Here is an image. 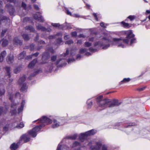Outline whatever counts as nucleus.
Segmentation results:
<instances>
[{
    "instance_id": "f257e3e1",
    "label": "nucleus",
    "mask_w": 150,
    "mask_h": 150,
    "mask_svg": "<svg viewBox=\"0 0 150 150\" xmlns=\"http://www.w3.org/2000/svg\"><path fill=\"white\" fill-rule=\"evenodd\" d=\"M103 95H100L96 98L97 103L99 107L102 108V110L107 107L112 108L118 106L121 104V102H119L118 99H113L112 100L107 98L103 99Z\"/></svg>"
},
{
    "instance_id": "f03ea898",
    "label": "nucleus",
    "mask_w": 150,
    "mask_h": 150,
    "mask_svg": "<svg viewBox=\"0 0 150 150\" xmlns=\"http://www.w3.org/2000/svg\"><path fill=\"white\" fill-rule=\"evenodd\" d=\"M111 41L108 38H107L106 37H103L102 39V42L100 41L97 42L95 43L94 46L96 47L98 46L99 47H101L103 46L102 49H105L107 48L110 46V44H108L107 45H105L104 43H110Z\"/></svg>"
},
{
    "instance_id": "7ed1b4c3",
    "label": "nucleus",
    "mask_w": 150,
    "mask_h": 150,
    "mask_svg": "<svg viewBox=\"0 0 150 150\" xmlns=\"http://www.w3.org/2000/svg\"><path fill=\"white\" fill-rule=\"evenodd\" d=\"M45 126L44 124H42L36 126L31 130L28 131V134L33 137H35L37 135V132L40 130L41 127H44Z\"/></svg>"
},
{
    "instance_id": "20e7f679",
    "label": "nucleus",
    "mask_w": 150,
    "mask_h": 150,
    "mask_svg": "<svg viewBox=\"0 0 150 150\" xmlns=\"http://www.w3.org/2000/svg\"><path fill=\"white\" fill-rule=\"evenodd\" d=\"M122 33L123 34H127V38H129V40L131 39L130 41V45L135 42L136 39L134 38V35L133 34L132 32V30H130L128 31H123Z\"/></svg>"
},
{
    "instance_id": "39448f33",
    "label": "nucleus",
    "mask_w": 150,
    "mask_h": 150,
    "mask_svg": "<svg viewBox=\"0 0 150 150\" xmlns=\"http://www.w3.org/2000/svg\"><path fill=\"white\" fill-rule=\"evenodd\" d=\"M112 40L113 42H116L117 44H118V47H121L123 48L124 47V45L121 44L122 43V42L123 41L124 43L127 44L129 41V38H127V37L125 39H124L122 40L121 38H113L112 39Z\"/></svg>"
},
{
    "instance_id": "423d86ee",
    "label": "nucleus",
    "mask_w": 150,
    "mask_h": 150,
    "mask_svg": "<svg viewBox=\"0 0 150 150\" xmlns=\"http://www.w3.org/2000/svg\"><path fill=\"white\" fill-rule=\"evenodd\" d=\"M50 58V54L49 52H46L43 53L42 55V63L45 64L47 60Z\"/></svg>"
},
{
    "instance_id": "0eeeda50",
    "label": "nucleus",
    "mask_w": 150,
    "mask_h": 150,
    "mask_svg": "<svg viewBox=\"0 0 150 150\" xmlns=\"http://www.w3.org/2000/svg\"><path fill=\"white\" fill-rule=\"evenodd\" d=\"M38 120L40 122L46 123L47 124H51L52 122V120L45 116H43L40 119Z\"/></svg>"
},
{
    "instance_id": "6e6552de",
    "label": "nucleus",
    "mask_w": 150,
    "mask_h": 150,
    "mask_svg": "<svg viewBox=\"0 0 150 150\" xmlns=\"http://www.w3.org/2000/svg\"><path fill=\"white\" fill-rule=\"evenodd\" d=\"M33 17L34 19L38 20L40 22H43L45 21L39 12H37L36 14H34Z\"/></svg>"
},
{
    "instance_id": "1a4fd4ad",
    "label": "nucleus",
    "mask_w": 150,
    "mask_h": 150,
    "mask_svg": "<svg viewBox=\"0 0 150 150\" xmlns=\"http://www.w3.org/2000/svg\"><path fill=\"white\" fill-rule=\"evenodd\" d=\"M96 146H91L90 148L92 150H99L102 146V144L100 142H97L96 143Z\"/></svg>"
},
{
    "instance_id": "9d476101",
    "label": "nucleus",
    "mask_w": 150,
    "mask_h": 150,
    "mask_svg": "<svg viewBox=\"0 0 150 150\" xmlns=\"http://www.w3.org/2000/svg\"><path fill=\"white\" fill-rule=\"evenodd\" d=\"M6 7L8 9L10 15H12L15 11L14 7L9 4H7L6 5Z\"/></svg>"
},
{
    "instance_id": "9b49d317",
    "label": "nucleus",
    "mask_w": 150,
    "mask_h": 150,
    "mask_svg": "<svg viewBox=\"0 0 150 150\" xmlns=\"http://www.w3.org/2000/svg\"><path fill=\"white\" fill-rule=\"evenodd\" d=\"M30 138L28 135L24 134L21 137L20 140L21 141H23L24 142L26 143L30 141Z\"/></svg>"
},
{
    "instance_id": "f8f14e48",
    "label": "nucleus",
    "mask_w": 150,
    "mask_h": 150,
    "mask_svg": "<svg viewBox=\"0 0 150 150\" xmlns=\"http://www.w3.org/2000/svg\"><path fill=\"white\" fill-rule=\"evenodd\" d=\"M5 69L6 72V76H8V78H9V83H11L13 81V79L12 78L10 79L11 76L10 75V67H6L5 68Z\"/></svg>"
},
{
    "instance_id": "ddd939ff",
    "label": "nucleus",
    "mask_w": 150,
    "mask_h": 150,
    "mask_svg": "<svg viewBox=\"0 0 150 150\" xmlns=\"http://www.w3.org/2000/svg\"><path fill=\"white\" fill-rule=\"evenodd\" d=\"M11 107L13 108L14 109L11 110L10 111L12 115H15L17 112L16 109L17 108L16 104L15 103H13L11 105Z\"/></svg>"
},
{
    "instance_id": "4468645a",
    "label": "nucleus",
    "mask_w": 150,
    "mask_h": 150,
    "mask_svg": "<svg viewBox=\"0 0 150 150\" xmlns=\"http://www.w3.org/2000/svg\"><path fill=\"white\" fill-rule=\"evenodd\" d=\"M9 20V18L7 17L3 16H0V24L3 22L6 23Z\"/></svg>"
},
{
    "instance_id": "2eb2a0df",
    "label": "nucleus",
    "mask_w": 150,
    "mask_h": 150,
    "mask_svg": "<svg viewBox=\"0 0 150 150\" xmlns=\"http://www.w3.org/2000/svg\"><path fill=\"white\" fill-rule=\"evenodd\" d=\"M6 60L8 64H11L13 61V56L12 55L8 56L6 58Z\"/></svg>"
},
{
    "instance_id": "dca6fc26",
    "label": "nucleus",
    "mask_w": 150,
    "mask_h": 150,
    "mask_svg": "<svg viewBox=\"0 0 150 150\" xmlns=\"http://www.w3.org/2000/svg\"><path fill=\"white\" fill-rule=\"evenodd\" d=\"M6 54V52L5 50L3 51L0 54V62H3Z\"/></svg>"
},
{
    "instance_id": "f3484780",
    "label": "nucleus",
    "mask_w": 150,
    "mask_h": 150,
    "mask_svg": "<svg viewBox=\"0 0 150 150\" xmlns=\"http://www.w3.org/2000/svg\"><path fill=\"white\" fill-rule=\"evenodd\" d=\"M37 62V59H34L29 64L28 67L29 68H33Z\"/></svg>"
},
{
    "instance_id": "a211bd4d",
    "label": "nucleus",
    "mask_w": 150,
    "mask_h": 150,
    "mask_svg": "<svg viewBox=\"0 0 150 150\" xmlns=\"http://www.w3.org/2000/svg\"><path fill=\"white\" fill-rule=\"evenodd\" d=\"M13 42L15 44H19L20 45H22V41L19 40L17 37H16L14 38L13 40Z\"/></svg>"
},
{
    "instance_id": "6ab92c4d",
    "label": "nucleus",
    "mask_w": 150,
    "mask_h": 150,
    "mask_svg": "<svg viewBox=\"0 0 150 150\" xmlns=\"http://www.w3.org/2000/svg\"><path fill=\"white\" fill-rule=\"evenodd\" d=\"M25 29L26 30H30V32H35L36 31L35 28L31 25H28L25 27Z\"/></svg>"
},
{
    "instance_id": "aec40b11",
    "label": "nucleus",
    "mask_w": 150,
    "mask_h": 150,
    "mask_svg": "<svg viewBox=\"0 0 150 150\" xmlns=\"http://www.w3.org/2000/svg\"><path fill=\"white\" fill-rule=\"evenodd\" d=\"M7 109L4 108L0 106V116L2 114H5L7 112Z\"/></svg>"
},
{
    "instance_id": "412c9836",
    "label": "nucleus",
    "mask_w": 150,
    "mask_h": 150,
    "mask_svg": "<svg viewBox=\"0 0 150 150\" xmlns=\"http://www.w3.org/2000/svg\"><path fill=\"white\" fill-rule=\"evenodd\" d=\"M26 79L25 76H23L20 78L18 81V83L19 85H21L24 82Z\"/></svg>"
},
{
    "instance_id": "4be33fe9",
    "label": "nucleus",
    "mask_w": 150,
    "mask_h": 150,
    "mask_svg": "<svg viewBox=\"0 0 150 150\" xmlns=\"http://www.w3.org/2000/svg\"><path fill=\"white\" fill-rule=\"evenodd\" d=\"M88 136L86 134V132L85 133H82L81 134V136L79 137L80 140L82 142L83 141V140L86 138V136Z\"/></svg>"
},
{
    "instance_id": "5701e85b",
    "label": "nucleus",
    "mask_w": 150,
    "mask_h": 150,
    "mask_svg": "<svg viewBox=\"0 0 150 150\" xmlns=\"http://www.w3.org/2000/svg\"><path fill=\"white\" fill-rule=\"evenodd\" d=\"M36 27L38 30H41L42 31H45L46 30V28L45 27L42 26L40 24L37 26Z\"/></svg>"
},
{
    "instance_id": "b1692460",
    "label": "nucleus",
    "mask_w": 150,
    "mask_h": 150,
    "mask_svg": "<svg viewBox=\"0 0 150 150\" xmlns=\"http://www.w3.org/2000/svg\"><path fill=\"white\" fill-rule=\"evenodd\" d=\"M26 54V52L24 51L20 53L18 56V59H23Z\"/></svg>"
},
{
    "instance_id": "393cba45",
    "label": "nucleus",
    "mask_w": 150,
    "mask_h": 150,
    "mask_svg": "<svg viewBox=\"0 0 150 150\" xmlns=\"http://www.w3.org/2000/svg\"><path fill=\"white\" fill-rule=\"evenodd\" d=\"M96 132V131L94 130V129H92L91 130L88 131L86 132V134L88 136L93 135Z\"/></svg>"
},
{
    "instance_id": "a878e982",
    "label": "nucleus",
    "mask_w": 150,
    "mask_h": 150,
    "mask_svg": "<svg viewBox=\"0 0 150 150\" xmlns=\"http://www.w3.org/2000/svg\"><path fill=\"white\" fill-rule=\"evenodd\" d=\"M27 88L28 87L26 86V84L24 83L22 85L21 88L20 90L21 91L26 92Z\"/></svg>"
},
{
    "instance_id": "bb28decb",
    "label": "nucleus",
    "mask_w": 150,
    "mask_h": 150,
    "mask_svg": "<svg viewBox=\"0 0 150 150\" xmlns=\"http://www.w3.org/2000/svg\"><path fill=\"white\" fill-rule=\"evenodd\" d=\"M122 25L125 28H129L131 26V25L129 23L125 22L124 21H122L121 23Z\"/></svg>"
},
{
    "instance_id": "cd10ccee",
    "label": "nucleus",
    "mask_w": 150,
    "mask_h": 150,
    "mask_svg": "<svg viewBox=\"0 0 150 150\" xmlns=\"http://www.w3.org/2000/svg\"><path fill=\"white\" fill-rule=\"evenodd\" d=\"M53 123L54 124L52 125V127L53 128H55L59 126V123H57V121L55 119L53 120Z\"/></svg>"
},
{
    "instance_id": "c85d7f7f",
    "label": "nucleus",
    "mask_w": 150,
    "mask_h": 150,
    "mask_svg": "<svg viewBox=\"0 0 150 150\" xmlns=\"http://www.w3.org/2000/svg\"><path fill=\"white\" fill-rule=\"evenodd\" d=\"M22 36L25 40L28 41L30 39L28 35L27 34H24L22 35Z\"/></svg>"
},
{
    "instance_id": "c756f323",
    "label": "nucleus",
    "mask_w": 150,
    "mask_h": 150,
    "mask_svg": "<svg viewBox=\"0 0 150 150\" xmlns=\"http://www.w3.org/2000/svg\"><path fill=\"white\" fill-rule=\"evenodd\" d=\"M18 145L15 143H13L10 146V148L12 149L15 150L18 148Z\"/></svg>"
},
{
    "instance_id": "7c9ffc66",
    "label": "nucleus",
    "mask_w": 150,
    "mask_h": 150,
    "mask_svg": "<svg viewBox=\"0 0 150 150\" xmlns=\"http://www.w3.org/2000/svg\"><path fill=\"white\" fill-rule=\"evenodd\" d=\"M61 35V34L60 33H57L56 35H50L49 36L48 38L50 40H52L53 39L55 38L57 36Z\"/></svg>"
},
{
    "instance_id": "2f4dec72",
    "label": "nucleus",
    "mask_w": 150,
    "mask_h": 150,
    "mask_svg": "<svg viewBox=\"0 0 150 150\" xmlns=\"http://www.w3.org/2000/svg\"><path fill=\"white\" fill-rule=\"evenodd\" d=\"M40 71V70H38L36 71H35L34 72L33 74L32 75H31L29 77L28 79L30 80L31 79V78L35 76L36 74H38L39 73V72Z\"/></svg>"
},
{
    "instance_id": "473e14b6",
    "label": "nucleus",
    "mask_w": 150,
    "mask_h": 150,
    "mask_svg": "<svg viewBox=\"0 0 150 150\" xmlns=\"http://www.w3.org/2000/svg\"><path fill=\"white\" fill-rule=\"evenodd\" d=\"M21 70V67H18L14 70L15 73L17 74L20 72Z\"/></svg>"
},
{
    "instance_id": "72a5a7b5",
    "label": "nucleus",
    "mask_w": 150,
    "mask_h": 150,
    "mask_svg": "<svg viewBox=\"0 0 150 150\" xmlns=\"http://www.w3.org/2000/svg\"><path fill=\"white\" fill-rule=\"evenodd\" d=\"M8 42L7 40H3L2 43V45L3 47H5L8 44Z\"/></svg>"
},
{
    "instance_id": "f704fd0d",
    "label": "nucleus",
    "mask_w": 150,
    "mask_h": 150,
    "mask_svg": "<svg viewBox=\"0 0 150 150\" xmlns=\"http://www.w3.org/2000/svg\"><path fill=\"white\" fill-rule=\"evenodd\" d=\"M76 134H74L72 136H68L67 137V138L68 139H71L73 140H75L76 139Z\"/></svg>"
},
{
    "instance_id": "c9c22d12",
    "label": "nucleus",
    "mask_w": 150,
    "mask_h": 150,
    "mask_svg": "<svg viewBox=\"0 0 150 150\" xmlns=\"http://www.w3.org/2000/svg\"><path fill=\"white\" fill-rule=\"evenodd\" d=\"M130 79L129 78H124L123 79L121 83H125L126 82H128L130 81Z\"/></svg>"
},
{
    "instance_id": "e433bc0d",
    "label": "nucleus",
    "mask_w": 150,
    "mask_h": 150,
    "mask_svg": "<svg viewBox=\"0 0 150 150\" xmlns=\"http://www.w3.org/2000/svg\"><path fill=\"white\" fill-rule=\"evenodd\" d=\"M5 91L4 89H0V96L4 95Z\"/></svg>"
},
{
    "instance_id": "4c0bfd02",
    "label": "nucleus",
    "mask_w": 150,
    "mask_h": 150,
    "mask_svg": "<svg viewBox=\"0 0 150 150\" xmlns=\"http://www.w3.org/2000/svg\"><path fill=\"white\" fill-rule=\"evenodd\" d=\"M7 30H8L7 29H6L3 30H2V32L1 34V37H3V36H4L5 33L7 31Z\"/></svg>"
},
{
    "instance_id": "58836bf2",
    "label": "nucleus",
    "mask_w": 150,
    "mask_h": 150,
    "mask_svg": "<svg viewBox=\"0 0 150 150\" xmlns=\"http://www.w3.org/2000/svg\"><path fill=\"white\" fill-rule=\"evenodd\" d=\"M56 41L57 44H60L62 42V38H59L58 39H57Z\"/></svg>"
},
{
    "instance_id": "ea45409f",
    "label": "nucleus",
    "mask_w": 150,
    "mask_h": 150,
    "mask_svg": "<svg viewBox=\"0 0 150 150\" xmlns=\"http://www.w3.org/2000/svg\"><path fill=\"white\" fill-rule=\"evenodd\" d=\"M87 50V49L86 48L81 49L79 50V53L81 54L83 53L86 51Z\"/></svg>"
},
{
    "instance_id": "a19ab883",
    "label": "nucleus",
    "mask_w": 150,
    "mask_h": 150,
    "mask_svg": "<svg viewBox=\"0 0 150 150\" xmlns=\"http://www.w3.org/2000/svg\"><path fill=\"white\" fill-rule=\"evenodd\" d=\"M22 7L25 10H26L27 9V5L26 4L23 2H22L21 5Z\"/></svg>"
},
{
    "instance_id": "79ce46f5",
    "label": "nucleus",
    "mask_w": 150,
    "mask_h": 150,
    "mask_svg": "<svg viewBox=\"0 0 150 150\" xmlns=\"http://www.w3.org/2000/svg\"><path fill=\"white\" fill-rule=\"evenodd\" d=\"M136 17L134 16L130 15L127 18L129 19L131 21H132L134 20L135 18Z\"/></svg>"
},
{
    "instance_id": "37998d69",
    "label": "nucleus",
    "mask_w": 150,
    "mask_h": 150,
    "mask_svg": "<svg viewBox=\"0 0 150 150\" xmlns=\"http://www.w3.org/2000/svg\"><path fill=\"white\" fill-rule=\"evenodd\" d=\"M57 58V56L56 55H54L52 56L51 57V60L52 62L55 61Z\"/></svg>"
},
{
    "instance_id": "c03bdc74",
    "label": "nucleus",
    "mask_w": 150,
    "mask_h": 150,
    "mask_svg": "<svg viewBox=\"0 0 150 150\" xmlns=\"http://www.w3.org/2000/svg\"><path fill=\"white\" fill-rule=\"evenodd\" d=\"M91 45V43L88 42H86L85 43V46L86 47H88Z\"/></svg>"
},
{
    "instance_id": "a18cd8bd",
    "label": "nucleus",
    "mask_w": 150,
    "mask_h": 150,
    "mask_svg": "<svg viewBox=\"0 0 150 150\" xmlns=\"http://www.w3.org/2000/svg\"><path fill=\"white\" fill-rule=\"evenodd\" d=\"M100 25L101 27L104 28H106L107 25L106 24H105L103 22H101L100 23Z\"/></svg>"
},
{
    "instance_id": "49530a36",
    "label": "nucleus",
    "mask_w": 150,
    "mask_h": 150,
    "mask_svg": "<svg viewBox=\"0 0 150 150\" xmlns=\"http://www.w3.org/2000/svg\"><path fill=\"white\" fill-rule=\"evenodd\" d=\"M73 43V41L72 40H69L68 41H67L65 43L66 44H68V45L71 44H72Z\"/></svg>"
},
{
    "instance_id": "de8ad7c7",
    "label": "nucleus",
    "mask_w": 150,
    "mask_h": 150,
    "mask_svg": "<svg viewBox=\"0 0 150 150\" xmlns=\"http://www.w3.org/2000/svg\"><path fill=\"white\" fill-rule=\"evenodd\" d=\"M102 150H108L107 146L105 145H103L102 146Z\"/></svg>"
},
{
    "instance_id": "09e8293b",
    "label": "nucleus",
    "mask_w": 150,
    "mask_h": 150,
    "mask_svg": "<svg viewBox=\"0 0 150 150\" xmlns=\"http://www.w3.org/2000/svg\"><path fill=\"white\" fill-rule=\"evenodd\" d=\"M52 25L54 27H59L60 26V25L59 23H52Z\"/></svg>"
},
{
    "instance_id": "8fccbe9b",
    "label": "nucleus",
    "mask_w": 150,
    "mask_h": 150,
    "mask_svg": "<svg viewBox=\"0 0 150 150\" xmlns=\"http://www.w3.org/2000/svg\"><path fill=\"white\" fill-rule=\"evenodd\" d=\"M87 103L88 104V107H91L92 105V101H89V100H88L87 101Z\"/></svg>"
},
{
    "instance_id": "3c124183",
    "label": "nucleus",
    "mask_w": 150,
    "mask_h": 150,
    "mask_svg": "<svg viewBox=\"0 0 150 150\" xmlns=\"http://www.w3.org/2000/svg\"><path fill=\"white\" fill-rule=\"evenodd\" d=\"M146 88V87H143L141 88H139L137 89V90L139 91H143Z\"/></svg>"
},
{
    "instance_id": "603ef678",
    "label": "nucleus",
    "mask_w": 150,
    "mask_h": 150,
    "mask_svg": "<svg viewBox=\"0 0 150 150\" xmlns=\"http://www.w3.org/2000/svg\"><path fill=\"white\" fill-rule=\"evenodd\" d=\"M24 126V124L23 122H21L20 124L17 126L18 127L22 128Z\"/></svg>"
},
{
    "instance_id": "864d4df0",
    "label": "nucleus",
    "mask_w": 150,
    "mask_h": 150,
    "mask_svg": "<svg viewBox=\"0 0 150 150\" xmlns=\"http://www.w3.org/2000/svg\"><path fill=\"white\" fill-rule=\"evenodd\" d=\"M89 50L91 52H95L96 51V49H94L93 48L91 47L89 49Z\"/></svg>"
},
{
    "instance_id": "5fc2aeb1",
    "label": "nucleus",
    "mask_w": 150,
    "mask_h": 150,
    "mask_svg": "<svg viewBox=\"0 0 150 150\" xmlns=\"http://www.w3.org/2000/svg\"><path fill=\"white\" fill-rule=\"evenodd\" d=\"M93 16L94 17L95 20L97 21H98V18L97 17V13H94L93 14Z\"/></svg>"
},
{
    "instance_id": "6e6d98bb",
    "label": "nucleus",
    "mask_w": 150,
    "mask_h": 150,
    "mask_svg": "<svg viewBox=\"0 0 150 150\" xmlns=\"http://www.w3.org/2000/svg\"><path fill=\"white\" fill-rule=\"evenodd\" d=\"M23 107L21 106V107L19 108L18 109V113H20L23 110Z\"/></svg>"
},
{
    "instance_id": "4d7b16f0",
    "label": "nucleus",
    "mask_w": 150,
    "mask_h": 150,
    "mask_svg": "<svg viewBox=\"0 0 150 150\" xmlns=\"http://www.w3.org/2000/svg\"><path fill=\"white\" fill-rule=\"evenodd\" d=\"M39 35L38 33H37V35L36 37H35V38L34 39V41H38L39 39Z\"/></svg>"
},
{
    "instance_id": "13d9d810",
    "label": "nucleus",
    "mask_w": 150,
    "mask_h": 150,
    "mask_svg": "<svg viewBox=\"0 0 150 150\" xmlns=\"http://www.w3.org/2000/svg\"><path fill=\"white\" fill-rule=\"evenodd\" d=\"M71 34L72 37H76L77 35V33L76 31L72 32Z\"/></svg>"
},
{
    "instance_id": "bf43d9fd",
    "label": "nucleus",
    "mask_w": 150,
    "mask_h": 150,
    "mask_svg": "<svg viewBox=\"0 0 150 150\" xmlns=\"http://www.w3.org/2000/svg\"><path fill=\"white\" fill-rule=\"evenodd\" d=\"M34 9L37 10H38L39 9V8L38 6L36 4L34 5Z\"/></svg>"
},
{
    "instance_id": "052dcab7",
    "label": "nucleus",
    "mask_w": 150,
    "mask_h": 150,
    "mask_svg": "<svg viewBox=\"0 0 150 150\" xmlns=\"http://www.w3.org/2000/svg\"><path fill=\"white\" fill-rule=\"evenodd\" d=\"M80 143L77 142H75L73 144V146H75L78 145H80Z\"/></svg>"
},
{
    "instance_id": "680f3d73",
    "label": "nucleus",
    "mask_w": 150,
    "mask_h": 150,
    "mask_svg": "<svg viewBox=\"0 0 150 150\" xmlns=\"http://www.w3.org/2000/svg\"><path fill=\"white\" fill-rule=\"evenodd\" d=\"M34 45L32 44L30 45V50H33L34 48Z\"/></svg>"
},
{
    "instance_id": "e2e57ef3",
    "label": "nucleus",
    "mask_w": 150,
    "mask_h": 150,
    "mask_svg": "<svg viewBox=\"0 0 150 150\" xmlns=\"http://www.w3.org/2000/svg\"><path fill=\"white\" fill-rule=\"evenodd\" d=\"M39 54V52H37L33 54H32L33 56H35V57H37Z\"/></svg>"
},
{
    "instance_id": "0e129e2a",
    "label": "nucleus",
    "mask_w": 150,
    "mask_h": 150,
    "mask_svg": "<svg viewBox=\"0 0 150 150\" xmlns=\"http://www.w3.org/2000/svg\"><path fill=\"white\" fill-rule=\"evenodd\" d=\"M69 53V51L67 49L66 50V53H65L64 54V57L66 56H67V55H68V54Z\"/></svg>"
},
{
    "instance_id": "69168bd1",
    "label": "nucleus",
    "mask_w": 150,
    "mask_h": 150,
    "mask_svg": "<svg viewBox=\"0 0 150 150\" xmlns=\"http://www.w3.org/2000/svg\"><path fill=\"white\" fill-rule=\"evenodd\" d=\"M8 127L7 126H5L3 128V129L4 131H6L8 130Z\"/></svg>"
},
{
    "instance_id": "338daca9",
    "label": "nucleus",
    "mask_w": 150,
    "mask_h": 150,
    "mask_svg": "<svg viewBox=\"0 0 150 150\" xmlns=\"http://www.w3.org/2000/svg\"><path fill=\"white\" fill-rule=\"evenodd\" d=\"M39 42L40 44H45V42L42 40H40V41Z\"/></svg>"
},
{
    "instance_id": "774afa93",
    "label": "nucleus",
    "mask_w": 150,
    "mask_h": 150,
    "mask_svg": "<svg viewBox=\"0 0 150 150\" xmlns=\"http://www.w3.org/2000/svg\"><path fill=\"white\" fill-rule=\"evenodd\" d=\"M78 37L79 38H84L85 36L83 34H80L79 36Z\"/></svg>"
}]
</instances>
